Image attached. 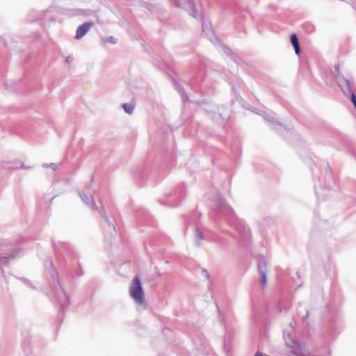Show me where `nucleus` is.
<instances>
[{
    "mask_svg": "<svg viewBox=\"0 0 356 356\" xmlns=\"http://www.w3.org/2000/svg\"><path fill=\"white\" fill-rule=\"evenodd\" d=\"M216 202L215 209L226 216L229 219L230 225L234 227L243 237L248 238L250 235V229L243 220L236 216L233 209L220 196L217 197Z\"/></svg>",
    "mask_w": 356,
    "mask_h": 356,
    "instance_id": "f257e3e1",
    "label": "nucleus"
},
{
    "mask_svg": "<svg viewBox=\"0 0 356 356\" xmlns=\"http://www.w3.org/2000/svg\"><path fill=\"white\" fill-rule=\"evenodd\" d=\"M129 294L138 305H145V293L142 287L140 277L136 275L130 286Z\"/></svg>",
    "mask_w": 356,
    "mask_h": 356,
    "instance_id": "f03ea898",
    "label": "nucleus"
},
{
    "mask_svg": "<svg viewBox=\"0 0 356 356\" xmlns=\"http://www.w3.org/2000/svg\"><path fill=\"white\" fill-rule=\"evenodd\" d=\"M174 5L176 7L183 8L188 11L190 15L194 18H197L198 13L193 0H186V2H184L183 5L181 4L180 0H174Z\"/></svg>",
    "mask_w": 356,
    "mask_h": 356,
    "instance_id": "7ed1b4c3",
    "label": "nucleus"
},
{
    "mask_svg": "<svg viewBox=\"0 0 356 356\" xmlns=\"http://www.w3.org/2000/svg\"><path fill=\"white\" fill-rule=\"evenodd\" d=\"M339 86L346 97L350 98L353 94H355L352 89L351 83L347 79L343 78L342 82L339 83Z\"/></svg>",
    "mask_w": 356,
    "mask_h": 356,
    "instance_id": "20e7f679",
    "label": "nucleus"
},
{
    "mask_svg": "<svg viewBox=\"0 0 356 356\" xmlns=\"http://www.w3.org/2000/svg\"><path fill=\"white\" fill-rule=\"evenodd\" d=\"M57 305L62 311L65 310L69 305L68 298L62 289L58 294Z\"/></svg>",
    "mask_w": 356,
    "mask_h": 356,
    "instance_id": "39448f33",
    "label": "nucleus"
},
{
    "mask_svg": "<svg viewBox=\"0 0 356 356\" xmlns=\"http://www.w3.org/2000/svg\"><path fill=\"white\" fill-rule=\"evenodd\" d=\"M92 26V23L86 22L79 26L76 32V38L80 39L83 38Z\"/></svg>",
    "mask_w": 356,
    "mask_h": 356,
    "instance_id": "423d86ee",
    "label": "nucleus"
},
{
    "mask_svg": "<svg viewBox=\"0 0 356 356\" xmlns=\"http://www.w3.org/2000/svg\"><path fill=\"white\" fill-rule=\"evenodd\" d=\"M290 41L294 48L295 53L297 55H299L301 52V48L300 46L298 38L295 33H293L290 35Z\"/></svg>",
    "mask_w": 356,
    "mask_h": 356,
    "instance_id": "0eeeda50",
    "label": "nucleus"
},
{
    "mask_svg": "<svg viewBox=\"0 0 356 356\" xmlns=\"http://www.w3.org/2000/svg\"><path fill=\"white\" fill-rule=\"evenodd\" d=\"M194 237L195 245L198 247L200 246L202 241L204 239V236L202 231L197 227L195 229Z\"/></svg>",
    "mask_w": 356,
    "mask_h": 356,
    "instance_id": "6e6552de",
    "label": "nucleus"
},
{
    "mask_svg": "<svg viewBox=\"0 0 356 356\" xmlns=\"http://www.w3.org/2000/svg\"><path fill=\"white\" fill-rule=\"evenodd\" d=\"M79 196L85 204L88 206L91 209H96L97 207L94 202H90L88 196L83 192L79 193Z\"/></svg>",
    "mask_w": 356,
    "mask_h": 356,
    "instance_id": "1a4fd4ad",
    "label": "nucleus"
},
{
    "mask_svg": "<svg viewBox=\"0 0 356 356\" xmlns=\"http://www.w3.org/2000/svg\"><path fill=\"white\" fill-rule=\"evenodd\" d=\"M13 251L6 252V253H5L4 255H1L0 256V264L7 266L9 263V260L14 257V256L9 257V256L13 254Z\"/></svg>",
    "mask_w": 356,
    "mask_h": 356,
    "instance_id": "9d476101",
    "label": "nucleus"
},
{
    "mask_svg": "<svg viewBox=\"0 0 356 356\" xmlns=\"http://www.w3.org/2000/svg\"><path fill=\"white\" fill-rule=\"evenodd\" d=\"M267 264L264 261H259L258 263V270L261 274L262 273H266Z\"/></svg>",
    "mask_w": 356,
    "mask_h": 356,
    "instance_id": "9b49d317",
    "label": "nucleus"
},
{
    "mask_svg": "<svg viewBox=\"0 0 356 356\" xmlns=\"http://www.w3.org/2000/svg\"><path fill=\"white\" fill-rule=\"evenodd\" d=\"M122 107L124 111L128 114H131L134 111V106L129 104H124Z\"/></svg>",
    "mask_w": 356,
    "mask_h": 356,
    "instance_id": "f8f14e48",
    "label": "nucleus"
},
{
    "mask_svg": "<svg viewBox=\"0 0 356 356\" xmlns=\"http://www.w3.org/2000/svg\"><path fill=\"white\" fill-rule=\"evenodd\" d=\"M13 164L15 165V166L12 168L14 169H19L22 168H29V167H24L23 163L20 161H15L13 162Z\"/></svg>",
    "mask_w": 356,
    "mask_h": 356,
    "instance_id": "ddd939ff",
    "label": "nucleus"
},
{
    "mask_svg": "<svg viewBox=\"0 0 356 356\" xmlns=\"http://www.w3.org/2000/svg\"><path fill=\"white\" fill-rule=\"evenodd\" d=\"M43 167L44 168H51L53 169L54 170H56V168H57V166L55 163H50V164H44L43 165Z\"/></svg>",
    "mask_w": 356,
    "mask_h": 356,
    "instance_id": "4468645a",
    "label": "nucleus"
},
{
    "mask_svg": "<svg viewBox=\"0 0 356 356\" xmlns=\"http://www.w3.org/2000/svg\"><path fill=\"white\" fill-rule=\"evenodd\" d=\"M261 282L264 285H266V282H267V277H266V273H262V274H261Z\"/></svg>",
    "mask_w": 356,
    "mask_h": 356,
    "instance_id": "2eb2a0df",
    "label": "nucleus"
},
{
    "mask_svg": "<svg viewBox=\"0 0 356 356\" xmlns=\"http://www.w3.org/2000/svg\"><path fill=\"white\" fill-rule=\"evenodd\" d=\"M105 42L115 44L116 40L115 38H114L113 36H110L105 39Z\"/></svg>",
    "mask_w": 356,
    "mask_h": 356,
    "instance_id": "dca6fc26",
    "label": "nucleus"
},
{
    "mask_svg": "<svg viewBox=\"0 0 356 356\" xmlns=\"http://www.w3.org/2000/svg\"><path fill=\"white\" fill-rule=\"evenodd\" d=\"M354 105L355 108H356V95L355 94H353L352 97L349 98Z\"/></svg>",
    "mask_w": 356,
    "mask_h": 356,
    "instance_id": "f3484780",
    "label": "nucleus"
},
{
    "mask_svg": "<svg viewBox=\"0 0 356 356\" xmlns=\"http://www.w3.org/2000/svg\"><path fill=\"white\" fill-rule=\"evenodd\" d=\"M202 275L206 278V279H209V272L206 270V269H203L202 270Z\"/></svg>",
    "mask_w": 356,
    "mask_h": 356,
    "instance_id": "a211bd4d",
    "label": "nucleus"
},
{
    "mask_svg": "<svg viewBox=\"0 0 356 356\" xmlns=\"http://www.w3.org/2000/svg\"><path fill=\"white\" fill-rule=\"evenodd\" d=\"M73 61V56H69L65 59V63L69 64L71 63Z\"/></svg>",
    "mask_w": 356,
    "mask_h": 356,
    "instance_id": "6ab92c4d",
    "label": "nucleus"
},
{
    "mask_svg": "<svg viewBox=\"0 0 356 356\" xmlns=\"http://www.w3.org/2000/svg\"><path fill=\"white\" fill-rule=\"evenodd\" d=\"M254 356H263V354L261 352H257Z\"/></svg>",
    "mask_w": 356,
    "mask_h": 356,
    "instance_id": "aec40b11",
    "label": "nucleus"
},
{
    "mask_svg": "<svg viewBox=\"0 0 356 356\" xmlns=\"http://www.w3.org/2000/svg\"><path fill=\"white\" fill-rule=\"evenodd\" d=\"M309 316V312L307 311V314H306V316L303 317V320H305Z\"/></svg>",
    "mask_w": 356,
    "mask_h": 356,
    "instance_id": "412c9836",
    "label": "nucleus"
},
{
    "mask_svg": "<svg viewBox=\"0 0 356 356\" xmlns=\"http://www.w3.org/2000/svg\"><path fill=\"white\" fill-rule=\"evenodd\" d=\"M295 346H291V348H294L296 346V343L294 342Z\"/></svg>",
    "mask_w": 356,
    "mask_h": 356,
    "instance_id": "4be33fe9",
    "label": "nucleus"
},
{
    "mask_svg": "<svg viewBox=\"0 0 356 356\" xmlns=\"http://www.w3.org/2000/svg\"><path fill=\"white\" fill-rule=\"evenodd\" d=\"M1 273H2L3 275H4V271H3V269H1Z\"/></svg>",
    "mask_w": 356,
    "mask_h": 356,
    "instance_id": "5701e85b",
    "label": "nucleus"
},
{
    "mask_svg": "<svg viewBox=\"0 0 356 356\" xmlns=\"http://www.w3.org/2000/svg\"><path fill=\"white\" fill-rule=\"evenodd\" d=\"M203 28H202V31H204V26L202 25Z\"/></svg>",
    "mask_w": 356,
    "mask_h": 356,
    "instance_id": "b1692460",
    "label": "nucleus"
}]
</instances>
